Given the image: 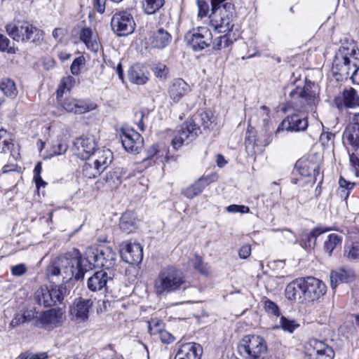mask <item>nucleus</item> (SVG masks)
Returning a JSON list of instances; mask_svg holds the SVG:
<instances>
[{
    "instance_id": "28",
    "label": "nucleus",
    "mask_w": 359,
    "mask_h": 359,
    "mask_svg": "<svg viewBox=\"0 0 359 359\" xmlns=\"http://www.w3.org/2000/svg\"><path fill=\"white\" fill-rule=\"evenodd\" d=\"M331 230L332 229L329 227L317 226L311 232L302 235L300 245L306 250L312 249L316 245L317 238L322 233Z\"/></svg>"
},
{
    "instance_id": "29",
    "label": "nucleus",
    "mask_w": 359,
    "mask_h": 359,
    "mask_svg": "<svg viewBox=\"0 0 359 359\" xmlns=\"http://www.w3.org/2000/svg\"><path fill=\"white\" fill-rule=\"evenodd\" d=\"M172 41L171 34L163 28L154 31L150 36L149 43L152 48L163 49Z\"/></svg>"
},
{
    "instance_id": "55",
    "label": "nucleus",
    "mask_w": 359,
    "mask_h": 359,
    "mask_svg": "<svg viewBox=\"0 0 359 359\" xmlns=\"http://www.w3.org/2000/svg\"><path fill=\"white\" fill-rule=\"evenodd\" d=\"M148 113L144 112L142 110L137 111L135 114L134 122L137 126L138 128L143 131L144 130V120L147 116Z\"/></svg>"
},
{
    "instance_id": "64",
    "label": "nucleus",
    "mask_w": 359,
    "mask_h": 359,
    "mask_svg": "<svg viewBox=\"0 0 359 359\" xmlns=\"http://www.w3.org/2000/svg\"><path fill=\"white\" fill-rule=\"evenodd\" d=\"M353 72H351V79L353 83L359 85V67L353 68Z\"/></svg>"
},
{
    "instance_id": "1",
    "label": "nucleus",
    "mask_w": 359,
    "mask_h": 359,
    "mask_svg": "<svg viewBox=\"0 0 359 359\" xmlns=\"http://www.w3.org/2000/svg\"><path fill=\"white\" fill-rule=\"evenodd\" d=\"M116 262V254L110 247L100 248L89 247L82 258L77 250L61 255L50 263L46 269L47 276L52 281L67 283L73 278L79 280L93 267L109 270Z\"/></svg>"
},
{
    "instance_id": "22",
    "label": "nucleus",
    "mask_w": 359,
    "mask_h": 359,
    "mask_svg": "<svg viewBox=\"0 0 359 359\" xmlns=\"http://www.w3.org/2000/svg\"><path fill=\"white\" fill-rule=\"evenodd\" d=\"M285 296L290 301L303 303L306 301L304 279H296L285 288Z\"/></svg>"
},
{
    "instance_id": "44",
    "label": "nucleus",
    "mask_w": 359,
    "mask_h": 359,
    "mask_svg": "<svg viewBox=\"0 0 359 359\" xmlns=\"http://www.w3.org/2000/svg\"><path fill=\"white\" fill-rule=\"evenodd\" d=\"M164 4L165 0H144L142 8L145 13L152 15L159 11Z\"/></svg>"
},
{
    "instance_id": "13",
    "label": "nucleus",
    "mask_w": 359,
    "mask_h": 359,
    "mask_svg": "<svg viewBox=\"0 0 359 359\" xmlns=\"http://www.w3.org/2000/svg\"><path fill=\"white\" fill-rule=\"evenodd\" d=\"M306 353L309 359H334V351L325 341L309 339L305 345Z\"/></svg>"
},
{
    "instance_id": "14",
    "label": "nucleus",
    "mask_w": 359,
    "mask_h": 359,
    "mask_svg": "<svg viewBox=\"0 0 359 359\" xmlns=\"http://www.w3.org/2000/svg\"><path fill=\"white\" fill-rule=\"evenodd\" d=\"M92 306L91 299L82 297L76 299L69 306V313L71 320L77 323L86 322L88 319L90 309Z\"/></svg>"
},
{
    "instance_id": "60",
    "label": "nucleus",
    "mask_w": 359,
    "mask_h": 359,
    "mask_svg": "<svg viewBox=\"0 0 359 359\" xmlns=\"http://www.w3.org/2000/svg\"><path fill=\"white\" fill-rule=\"evenodd\" d=\"M197 4L198 8V16L201 18L206 16L209 12V6L208 3L203 0H198Z\"/></svg>"
},
{
    "instance_id": "15",
    "label": "nucleus",
    "mask_w": 359,
    "mask_h": 359,
    "mask_svg": "<svg viewBox=\"0 0 359 359\" xmlns=\"http://www.w3.org/2000/svg\"><path fill=\"white\" fill-rule=\"evenodd\" d=\"M120 137L123 148L128 152L139 153L143 146V138L132 128H122Z\"/></svg>"
},
{
    "instance_id": "18",
    "label": "nucleus",
    "mask_w": 359,
    "mask_h": 359,
    "mask_svg": "<svg viewBox=\"0 0 359 359\" xmlns=\"http://www.w3.org/2000/svg\"><path fill=\"white\" fill-rule=\"evenodd\" d=\"M75 154L82 159H88L96 151V142L93 136L76 138L74 142Z\"/></svg>"
},
{
    "instance_id": "57",
    "label": "nucleus",
    "mask_w": 359,
    "mask_h": 359,
    "mask_svg": "<svg viewBox=\"0 0 359 359\" xmlns=\"http://www.w3.org/2000/svg\"><path fill=\"white\" fill-rule=\"evenodd\" d=\"M10 40L4 35L0 34V50L9 53H14V49L9 46Z\"/></svg>"
},
{
    "instance_id": "24",
    "label": "nucleus",
    "mask_w": 359,
    "mask_h": 359,
    "mask_svg": "<svg viewBox=\"0 0 359 359\" xmlns=\"http://www.w3.org/2000/svg\"><path fill=\"white\" fill-rule=\"evenodd\" d=\"M217 180L216 174H211L206 176H202L193 184L187 187L184 191V196L188 198H193L200 194L203 190L210 183Z\"/></svg>"
},
{
    "instance_id": "27",
    "label": "nucleus",
    "mask_w": 359,
    "mask_h": 359,
    "mask_svg": "<svg viewBox=\"0 0 359 359\" xmlns=\"http://www.w3.org/2000/svg\"><path fill=\"white\" fill-rule=\"evenodd\" d=\"M149 73L143 65L135 64L128 71L129 81L137 85H144L149 81Z\"/></svg>"
},
{
    "instance_id": "41",
    "label": "nucleus",
    "mask_w": 359,
    "mask_h": 359,
    "mask_svg": "<svg viewBox=\"0 0 359 359\" xmlns=\"http://www.w3.org/2000/svg\"><path fill=\"white\" fill-rule=\"evenodd\" d=\"M24 23L25 21H16L6 25V32L13 40L18 41L20 40V35L24 30Z\"/></svg>"
},
{
    "instance_id": "36",
    "label": "nucleus",
    "mask_w": 359,
    "mask_h": 359,
    "mask_svg": "<svg viewBox=\"0 0 359 359\" xmlns=\"http://www.w3.org/2000/svg\"><path fill=\"white\" fill-rule=\"evenodd\" d=\"M344 144L351 145L355 150L359 147V128L350 123L343 134Z\"/></svg>"
},
{
    "instance_id": "43",
    "label": "nucleus",
    "mask_w": 359,
    "mask_h": 359,
    "mask_svg": "<svg viewBox=\"0 0 359 359\" xmlns=\"http://www.w3.org/2000/svg\"><path fill=\"white\" fill-rule=\"evenodd\" d=\"M355 184L346 180L342 176L339 180V188L337 194L343 200H346L350 194L351 190L353 188Z\"/></svg>"
},
{
    "instance_id": "52",
    "label": "nucleus",
    "mask_w": 359,
    "mask_h": 359,
    "mask_svg": "<svg viewBox=\"0 0 359 359\" xmlns=\"http://www.w3.org/2000/svg\"><path fill=\"white\" fill-rule=\"evenodd\" d=\"M194 267L201 273L207 275L208 273L209 267L207 264L204 263L201 257L196 255L193 260Z\"/></svg>"
},
{
    "instance_id": "26",
    "label": "nucleus",
    "mask_w": 359,
    "mask_h": 359,
    "mask_svg": "<svg viewBox=\"0 0 359 359\" xmlns=\"http://www.w3.org/2000/svg\"><path fill=\"white\" fill-rule=\"evenodd\" d=\"M191 91L190 86L182 79H175L168 88L170 98L175 103Z\"/></svg>"
},
{
    "instance_id": "12",
    "label": "nucleus",
    "mask_w": 359,
    "mask_h": 359,
    "mask_svg": "<svg viewBox=\"0 0 359 359\" xmlns=\"http://www.w3.org/2000/svg\"><path fill=\"white\" fill-rule=\"evenodd\" d=\"M212 39L211 32L205 27H198L188 32L184 40L195 51L202 50L210 46Z\"/></svg>"
},
{
    "instance_id": "53",
    "label": "nucleus",
    "mask_w": 359,
    "mask_h": 359,
    "mask_svg": "<svg viewBox=\"0 0 359 359\" xmlns=\"http://www.w3.org/2000/svg\"><path fill=\"white\" fill-rule=\"evenodd\" d=\"M30 320H31V318L29 315L27 316L25 313H24L22 315L17 313L14 316V317L11 320V321L9 324V327L11 328H15V327H17L21 324H24L27 322H29Z\"/></svg>"
},
{
    "instance_id": "61",
    "label": "nucleus",
    "mask_w": 359,
    "mask_h": 359,
    "mask_svg": "<svg viewBox=\"0 0 359 359\" xmlns=\"http://www.w3.org/2000/svg\"><path fill=\"white\" fill-rule=\"evenodd\" d=\"M159 337L164 344H170L174 341L173 336L165 330L159 331Z\"/></svg>"
},
{
    "instance_id": "56",
    "label": "nucleus",
    "mask_w": 359,
    "mask_h": 359,
    "mask_svg": "<svg viewBox=\"0 0 359 359\" xmlns=\"http://www.w3.org/2000/svg\"><path fill=\"white\" fill-rule=\"evenodd\" d=\"M27 271V267L25 264H18L11 267V272L13 276H22Z\"/></svg>"
},
{
    "instance_id": "58",
    "label": "nucleus",
    "mask_w": 359,
    "mask_h": 359,
    "mask_svg": "<svg viewBox=\"0 0 359 359\" xmlns=\"http://www.w3.org/2000/svg\"><path fill=\"white\" fill-rule=\"evenodd\" d=\"M83 57H78L75 58L70 67V70L72 74L78 75L80 72L81 66L83 64Z\"/></svg>"
},
{
    "instance_id": "33",
    "label": "nucleus",
    "mask_w": 359,
    "mask_h": 359,
    "mask_svg": "<svg viewBox=\"0 0 359 359\" xmlns=\"http://www.w3.org/2000/svg\"><path fill=\"white\" fill-rule=\"evenodd\" d=\"M107 280V273L103 270L99 271L88 279L87 286L90 291H99L106 286Z\"/></svg>"
},
{
    "instance_id": "49",
    "label": "nucleus",
    "mask_w": 359,
    "mask_h": 359,
    "mask_svg": "<svg viewBox=\"0 0 359 359\" xmlns=\"http://www.w3.org/2000/svg\"><path fill=\"white\" fill-rule=\"evenodd\" d=\"M152 72L156 77L163 81L167 79L169 74V69L166 65L160 62L154 65Z\"/></svg>"
},
{
    "instance_id": "38",
    "label": "nucleus",
    "mask_w": 359,
    "mask_h": 359,
    "mask_svg": "<svg viewBox=\"0 0 359 359\" xmlns=\"http://www.w3.org/2000/svg\"><path fill=\"white\" fill-rule=\"evenodd\" d=\"M192 120L197 126L200 124L204 130H210L214 127L215 117L211 111H203L195 115L194 119Z\"/></svg>"
},
{
    "instance_id": "45",
    "label": "nucleus",
    "mask_w": 359,
    "mask_h": 359,
    "mask_svg": "<svg viewBox=\"0 0 359 359\" xmlns=\"http://www.w3.org/2000/svg\"><path fill=\"white\" fill-rule=\"evenodd\" d=\"M233 44V40L230 36L225 33V34L216 37L212 41V48L215 50H221L229 48Z\"/></svg>"
},
{
    "instance_id": "59",
    "label": "nucleus",
    "mask_w": 359,
    "mask_h": 359,
    "mask_svg": "<svg viewBox=\"0 0 359 359\" xmlns=\"http://www.w3.org/2000/svg\"><path fill=\"white\" fill-rule=\"evenodd\" d=\"M226 210L229 212H241L248 213L250 211V208L248 206L243 205H230L226 208Z\"/></svg>"
},
{
    "instance_id": "19",
    "label": "nucleus",
    "mask_w": 359,
    "mask_h": 359,
    "mask_svg": "<svg viewBox=\"0 0 359 359\" xmlns=\"http://www.w3.org/2000/svg\"><path fill=\"white\" fill-rule=\"evenodd\" d=\"M308 127V120L306 116L297 114H291L285 118L276 130V133L286 130L291 132L305 130Z\"/></svg>"
},
{
    "instance_id": "3",
    "label": "nucleus",
    "mask_w": 359,
    "mask_h": 359,
    "mask_svg": "<svg viewBox=\"0 0 359 359\" xmlns=\"http://www.w3.org/2000/svg\"><path fill=\"white\" fill-rule=\"evenodd\" d=\"M320 88L311 81L306 82L303 88L296 87L289 93L287 107L299 113L315 112L320 102Z\"/></svg>"
},
{
    "instance_id": "6",
    "label": "nucleus",
    "mask_w": 359,
    "mask_h": 359,
    "mask_svg": "<svg viewBox=\"0 0 359 359\" xmlns=\"http://www.w3.org/2000/svg\"><path fill=\"white\" fill-rule=\"evenodd\" d=\"M269 109L266 106H262L257 111V114L261 116L263 126L265 127L264 132L259 134L258 136L252 130H248L245 136V144L247 149L252 147V149L265 147L268 146L272 141L273 135L271 132H269L267 126L269 125Z\"/></svg>"
},
{
    "instance_id": "37",
    "label": "nucleus",
    "mask_w": 359,
    "mask_h": 359,
    "mask_svg": "<svg viewBox=\"0 0 359 359\" xmlns=\"http://www.w3.org/2000/svg\"><path fill=\"white\" fill-rule=\"evenodd\" d=\"M119 227L126 233L133 232L137 229V217L132 211H126L120 218Z\"/></svg>"
},
{
    "instance_id": "48",
    "label": "nucleus",
    "mask_w": 359,
    "mask_h": 359,
    "mask_svg": "<svg viewBox=\"0 0 359 359\" xmlns=\"http://www.w3.org/2000/svg\"><path fill=\"white\" fill-rule=\"evenodd\" d=\"M103 170L93 163H86L83 167V174L85 177L91 179L100 175Z\"/></svg>"
},
{
    "instance_id": "7",
    "label": "nucleus",
    "mask_w": 359,
    "mask_h": 359,
    "mask_svg": "<svg viewBox=\"0 0 359 359\" xmlns=\"http://www.w3.org/2000/svg\"><path fill=\"white\" fill-rule=\"evenodd\" d=\"M234 6L226 3L218 11H212L209 15L210 25L219 33H228L233 28Z\"/></svg>"
},
{
    "instance_id": "25",
    "label": "nucleus",
    "mask_w": 359,
    "mask_h": 359,
    "mask_svg": "<svg viewBox=\"0 0 359 359\" xmlns=\"http://www.w3.org/2000/svg\"><path fill=\"white\" fill-rule=\"evenodd\" d=\"M202 354L203 348L199 344L186 343L180 346L175 359H201Z\"/></svg>"
},
{
    "instance_id": "63",
    "label": "nucleus",
    "mask_w": 359,
    "mask_h": 359,
    "mask_svg": "<svg viewBox=\"0 0 359 359\" xmlns=\"http://www.w3.org/2000/svg\"><path fill=\"white\" fill-rule=\"evenodd\" d=\"M93 2L97 11L100 13H103L105 11L106 0H93Z\"/></svg>"
},
{
    "instance_id": "16",
    "label": "nucleus",
    "mask_w": 359,
    "mask_h": 359,
    "mask_svg": "<svg viewBox=\"0 0 359 359\" xmlns=\"http://www.w3.org/2000/svg\"><path fill=\"white\" fill-rule=\"evenodd\" d=\"M304 279L306 301L318 300L326 292V285L320 280L314 277H307Z\"/></svg>"
},
{
    "instance_id": "51",
    "label": "nucleus",
    "mask_w": 359,
    "mask_h": 359,
    "mask_svg": "<svg viewBox=\"0 0 359 359\" xmlns=\"http://www.w3.org/2000/svg\"><path fill=\"white\" fill-rule=\"evenodd\" d=\"M75 81V79L72 76L64 77L61 80L59 88L57 91V95H59L60 93H62L65 90H70L74 86Z\"/></svg>"
},
{
    "instance_id": "46",
    "label": "nucleus",
    "mask_w": 359,
    "mask_h": 359,
    "mask_svg": "<svg viewBox=\"0 0 359 359\" xmlns=\"http://www.w3.org/2000/svg\"><path fill=\"white\" fill-rule=\"evenodd\" d=\"M344 256L350 261L359 259V242L346 244L344 247Z\"/></svg>"
},
{
    "instance_id": "4",
    "label": "nucleus",
    "mask_w": 359,
    "mask_h": 359,
    "mask_svg": "<svg viewBox=\"0 0 359 359\" xmlns=\"http://www.w3.org/2000/svg\"><path fill=\"white\" fill-rule=\"evenodd\" d=\"M359 65V49L353 40L347 41L339 48L332 62V72L348 77L353 68Z\"/></svg>"
},
{
    "instance_id": "35",
    "label": "nucleus",
    "mask_w": 359,
    "mask_h": 359,
    "mask_svg": "<svg viewBox=\"0 0 359 359\" xmlns=\"http://www.w3.org/2000/svg\"><path fill=\"white\" fill-rule=\"evenodd\" d=\"M68 149V140L67 135L63 133L57 135L55 140L51 141L50 155L57 156L65 154Z\"/></svg>"
},
{
    "instance_id": "8",
    "label": "nucleus",
    "mask_w": 359,
    "mask_h": 359,
    "mask_svg": "<svg viewBox=\"0 0 359 359\" xmlns=\"http://www.w3.org/2000/svg\"><path fill=\"white\" fill-rule=\"evenodd\" d=\"M65 288L62 285L41 286L36 290L34 299L40 306L51 307L61 304L64 299Z\"/></svg>"
},
{
    "instance_id": "11",
    "label": "nucleus",
    "mask_w": 359,
    "mask_h": 359,
    "mask_svg": "<svg viewBox=\"0 0 359 359\" xmlns=\"http://www.w3.org/2000/svg\"><path fill=\"white\" fill-rule=\"evenodd\" d=\"M200 130L193 120H187L184 122L173 133V138L171 144L175 149L180 148L186 142L195 139Z\"/></svg>"
},
{
    "instance_id": "2",
    "label": "nucleus",
    "mask_w": 359,
    "mask_h": 359,
    "mask_svg": "<svg viewBox=\"0 0 359 359\" xmlns=\"http://www.w3.org/2000/svg\"><path fill=\"white\" fill-rule=\"evenodd\" d=\"M190 287L184 273L173 266H168L160 270L154 282V290L159 297L177 293Z\"/></svg>"
},
{
    "instance_id": "23",
    "label": "nucleus",
    "mask_w": 359,
    "mask_h": 359,
    "mask_svg": "<svg viewBox=\"0 0 359 359\" xmlns=\"http://www.w3.org/2000/svg\"><path fill=\"white\" fill-rule=\"evenodd\" d=\"M335 105L338 109L355 108L359 107V95L353 88L344 90L341 96L335 98Z\"/></svg>"
},
{
    "instance_id": "47",
    "label": "nucleus",
    "mask_w": 359,
    "mask_h": 359,
    "mask_svg": "<svg viewBox=\"0 0 359 359\" xmlns=\"http://www.w3.org/2000/svg\"><path fill=\"white\" fill-rule=\"evenodd\" d=\"M13 147V144L9 134L6 130H0V153H6L10 151Z\"/></svg>"
},
{
    "instance_id": "5",
    "label": "nucleus",
    "mask_w": 359,
    "mask_h": 359,
    "mask_svg": "<svg viewBox=\"0 0 359 359\" xmlns=\"http://www.w3.org/2000/svg\"><path fill=\"white\" fill-rule=\"evenodd\" d=\"M238 351L245 359H264L267 354V345L262 337L249 334L240 341Z\"/></svg>"
},
{
    "instance_id": "10",
    "label": "nucleus",
    "mask_w": 359,
    "mask_h": 359,
    "mask_svg": "<svg viewBox=\"0 0 359 359\" xmlns=\"http://www.w3.org/2000/svg\"><path fill=\"white\" fill-rule=\"evenodd\" d=\"M111 26L114 32L120 36L132 34L135 28L133 15L128 11L116 12L111 18Z\"/></svg>"
},
{
    "instance_id": "9",
    "label": "nucleus",
    "mask_w": 359,
    "mask_h": 359,
    "mask_svg": "<svg viewBox=\"0 0 359 359\" xmlns=\"http://www.w3.org/2000/svg\"><path fill=\"white\" fill-rule=\"evenodd\" d=\"M65 320V311L62 308H52L39 313L36 325L45 330L52 331L60 327Z\"/></svg>"
},
{
    "instance_id": "20",
    "label": "nucleus",
    "mask_w": 359,
    "mask_h": 359,
    "mask_svg": "<svg viewBox=\"0 0 359 359\" xmlns=\"http://www.w3.org/2000/svg\"><path fill=\"white\" fill-rule=\"evenodd\" d=\"M313 156H309L298 160L295 164V168L302 176L309 177L313 175L316 181V177L320 174V159L313 161Z\"/></svg>"
},
{
    "instance_id": "39",
    "label": "nucleus",
    "mask_w": 359,
    "mask_h": 359,
    "mask_svg": "<svg viewBox=\"0 0 359 359\" xmlns=\"http://www.w3.org/2000/svg\"><path fill=\"white\" fill-rule=\"evenodd\" d=\"M0 90L8 97L15 98L18 95V90L15 82L8 78L0 80Z\"/></svg>"
},
{
    "instance_id": "54",
    "label": "nucleus",
    "mask_w": 359,
    "mask_h": 359,
    "mask_svg": "<svg viewBox=\"0 0 359 359\" xmlns=\"http://www.w3.org/2000/svg\"><path fill=\"white\" fill-rule=\"evenodd\" d=\"M264 309L266 313L275 316H278L280 315V310L277 304L266 298L264 300Z\"/></svg>"
},
{
    "instance_id": "17",
    "label": "nucleus",
    "mask_w": 359,
    "mask_h": 359,
    "mask_svg": "<svg viewBox=\"0 0 359 359\" xmlns=\"http://www.w3.org/2000/svg\"><path fill=\"white\" fill-rule=\"evenodd\" d=\"M120 254L123 260L130 264H138L143 258L142 248L137 243H123Z\"/></svg>"
},
{
    "instance_id": "21",
    "label": "nucleus",
    "mask_w": 359,
    "mask_h": 359,
    "mask_svg": "<svg viewBox=\"0 0 359 359\" xmlns=\"http://www.w3.org/2000/svg\"><path fill=\"white\" fill-rule=\"evenodd\" d=\"M60 104L65 111L79 114L91 111L96 107L93 102L88 100H76L72 97L65 99Z\"/></svg>"
},
{
    "instance_id": "42",
    "label": "nucleus",
    "mask_w": 359,
    "mask_h": 359,
    "mask_svg": "<svg viewBox=\"0 0 359 359\" xmlns=\"http://www.w3.org/2000/svg\"><path fill=\"white\" fill-rule=\"evenodd\" d=\"M341 236L336 233H331L328 236L327 239L324 243L323 250L328 256H331L334 248L337 245H341Z\"/></svg>"
},
{
    "instance_id": "31",
    "label": "nucleus",
    "mask_w": 359,
    "mask_h": 359,
    "mask_svg": "<svg viewBox=\"0 0 359 359\" xmlns=\"http://www.w3.org/2000/svg\"><path fill=\"white\" fill-rule=\"evenodd\" d=\"M354 272L348 269H339L332 271L330 273V284L332 289H334L340 283H348L354 279Z\"/></svg>"
},
{
    "instance_id": "62",
    "label": "nucleus",
    "mask_w": 359,
    "mask_h": 359,
    "mask_svg": "<svg viewBox=\"0 0 359 359\" xmlns=\"http://www.w3.org/2000/svg\"><path fill=\"white\" fill-rule=\"evenodd\" d=\"M250 255L251 246L250 245H244L238 250V255L241 259H247Z\"/></svg>"
},
{
    "instance_id": "32",
    "label": "nucleus",
    "mask_w": 359,
    "mask_h": 359,
    "mask_svg": "<svg viewBox=\"0 0 359 359\" xmlns=\"http://www.w3.org/2000/svg\"><path fill=\"white\" fill-rule=\"evenodd\" d=\"M92 156L94 158L93 164L103 171L111 163L113 159V154L108 149H97Z\"/></svg>"
},
{
    "instance_id": "30",
    "label": "nucleus",
    "mask_w": 359,
    "mask_h": 359,
    "mask_svg": "<svg viewBox=\"0 0 359 359\" xmlns=\"http://www.w3.org/2000/svg\"><path fill=\"white\" fill-rule=\"evenodd\" d=\"M43 39V32L29 22L24 23V30L20 35V40L23 42L30 41L33 43H40Z\"/></svg>"
},
{
    "instance_id": "40",
    "label": "nucleus",
    "mask_w": 359,
    "mask_h": 359,
    "mask_svg": "<svg viewBox=\"0 0 359 359\" xmlns=\"http://www.w3.org/2000/svg\"><path fill=\"white\" fill-rule=\"evenodd\" d=\"M163 146L159 144H154L147 150V158L145 161L150 162L154 159L155 163L156 161L163 162L164 159H168V157L164 156L165 151L163 149Z\"/></svg>"
},
{
    "instance_id": "50",
    "label": "nucleus",
    "mask_w": 359,
    "mask_h": 359,
    "mask_svg": "<svg viewBox=\"0 0 359 359\" xmlns=\"http://www.w3.org/2000/svg\"><path fill=\"white\" fill-rule=\"evenodd\" d=\"M280 326L284 331L292 333L299 325L294 320H290L285 316H281Z\"/></svg>"
},
{
    "instance_id": "34",
    "label": "nucleus",
    "mask_w": 359,
    "mask_h": 359,
    "mask_svg": "<svg viewBox=\"0 0 359 359\" xmlns=\"http://www.w3.org/2000/svg\"><path fill=\"white\" fill-rule=\"evenodd\" d=\"M79 39L88 50L94 53L98 51L100 44L97 40V35L90 28H83L80 32Z\"/></svg>"
}]
</instances>
